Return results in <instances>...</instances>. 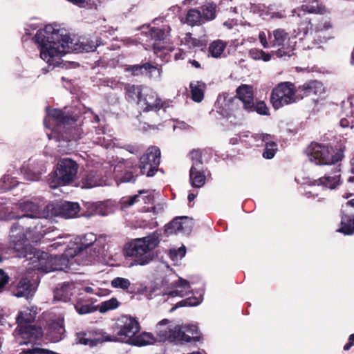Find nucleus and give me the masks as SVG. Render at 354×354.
I'll list each match as a JSON object with an SVG mask.
<instances>
[{
  "label": "nucleus",
  "instance_id": "obj_1",
  "mask_svg": "<svg viewBox=\"0 0 354 354\" xmlns=\"http://www.w3.org/2000/svg\"><path fill=\"white\" fill-rule=\"evenodd\" d=\"M35 41L39 45L40 57L49 66H59L62 57L70 52H92L101 44L100 41L79 38L71 35L60 24H48L39 30Z\"/></svg>",
  "mask_w": 354,
  "mask_h": 354
},
{
  "label": "nucleus",
  "instance_id": "obj_2",
  "mask_svg": "<svg viewBox=\"0 0 354 354\" xmlns=\"http://www.w3.org/2000/svg\"><path fill=\"white\" fill-rule=\"evenodd\" d=\"M75 240L79 245L65 250L64 256L67 261L71 258H75L77 263L83 266L97 261L103 254L106 245V236H97L92 232L81 235Z\"/></svg>",
  "mask_w": 354,
  "mask_h": 354
},
{
  "label": "nucleus",
  "instance_id": "obj_3",
  "mask_svg": "<svg viewBox=\"0 0 354 354\" xmlns=\"http://www.w3.org/2000/svg\"><path fill=\"white\" fill-rule=\"evenodd\" d=\"M47 115L44 119V124L51 129L50 134H48L49 139L59 140H77L80 138V129L74 124L73 119L64 115L58 109H46Z\"/></svg>",
  "mask_w": 354,
  "mask_h": 354
},
{
  "label": "nucleus",
  "instance_id": "obj_4",
  "mask_svg": "<svg viewBox=\"0 0 354 354\" xmlns=\"http://www.w3.org/2000/svg\"><path fill=\"white\" fill-rule=\"evenodd\" d=\"M160 243V236L157 232L133 239L125 248V256L132 259L129 267L146 266L154 258L153 250Z\"/></svg>",
  "mask_w": 354,
  "mask_h": 354
},
{
  "label": "nucleus",
  "instance_id": "obj_5",
  "mask_svg": "<svg viewBox=\"0 0 354 354\" xmlns=\"http://www.w3.org/2000/svg\"><path fill=\"white\" fill-rule=\"evenodd\" d=\"M237 98H233L225 95H220L216 102V106L218 112L226 118L230 123L237 124L236 120L239 113L236 109L237 100L242 102L245 109L252 108V102L254 100L253 89L251 86L242 84L236 88Z\"/></svg>",
  "mask_w": 354,
  "mask_h": 354
},
{
  "label": "nucleus",
  "instance_id": "obj_6",
  "mask_svg": "<svg viewBox=\"0 0 354 354\" xmlns=\"http://www.w3.org/2000/svg\"><path fill=\"white\" fill-rule=\"evenodd\" d=\"M48 228L44 229V225L40 221L38 222L32 230L24 228L19 223L15 224L10 229V243L16 250L19 257H23V254H26L32 247L28 243H37L49 231Z\"/></svg>",
  "mask_w": 354,
  "mask_h": 354
},
{
  "label": "nucleus",
  "instance_id": "obj_7",
  "mask_svg": "<svg viewBox=\"0 0 354 354\" xmlns=\"http://www.w3.org/2000/svg\"><path fill=\"white\" fill-rule=\"evenodd\" d=\"M23 254V258L27 262L26 266L28 270H37L44 272H50L54 270H62L63 266H66L69 261L64 257L53 256L48 252L30 248L26 254Z\"/></svg>",
  "mask_w": 354,
  "mask_h": 354
},
{
  "label": "nucleus",
  "instance_id": "obj_8",
  "mask_svg": "<svg viewBox=\"0 0 354 354\" xmlns=\"http://www.w3.org/2000/svg\"><path fill=\"white\" fill-rule=\"evenodd\" d=\"M308 160L317 165H330L341 161L344 157L342 147L311 143L306 149Z\"/></svg>",
  "mask_w": 354,
  "mask_h": 354
},
{
  "label": "nucleus",
  "instance_id": "obj_9",
  "mask_svg": "<svg viewBox=\"0 0 354 354\" xmlns=\"http://www.w3.org/2000/svg\"><path fill=\"white\" fill-rule=\"evenodd\" d=\"M113 335L104 336V341L130 344L133 337L140 330L138 322L130 316H122L113 328Z\"/></svg>",
  "mask_w": 354,
  "mask_h": 354
},
{
  "label": "nucleus",
  "instance_id": "obj_10",
  "mask_svg": "<svg viewBox=\"0 0 354 354\" xmlns=\"http://www.w3.org/2000/svg\"><path fill=\"white\" fill-rule=\"evenodd\" d=\"M77 169V164L72 159H61L55 171L48 175V183L50 187L56 189L71 183L75 179Z\"/></svg>",
  "mask_w": 354,
  "mask_h": 354
},
{
  "label": "nucleus",
  "instance_id": "obj_11",
  "mask_svg": "<svg viewBox=\"0 0 354 354\" xmlns=\"http://www.w3.org/2000/svg\"><path fill=\"white\" fill-rule=\"evenodd\" d=\"M299 93L295 86L290 82H282L279 84L272 91L270 101L273 107L278 109L284 105L295 103L299 100Z\"/></svg>",
  "mask_w": 354,
  "mask_h": 354
},
{
  "label": "nucleus",
  "instance_id": "obj_12",
  "mask_svg": "<svg viewBox=\"0 0 354 354\" xmlns=\"http://www.w3.org/2000/svg\"><path fill=\"white\" fill-rule=\"evenodd\" d=\"M271 47L278 49L272 53L277 57H290L295 49L296 41L291 39L289 35L283 30L278 29L269 34Z\"/></svg>",
  "mask_w": 354,
  "mask_h": 354
},
{
  "label": "nucleus",
  "instance_id": "obj_13",
  "mask_svg": "<svg viewBox=\"0 0 354 354\" xmlns=\"http://www.w3.org/2000/svg\"><path fill=\"white\" fill-rule=\"evenodd\" d=\"M340 169L336 167V170L332 175H326L322 178L310 182L306 189V195L308 197L319 195V192L324 188L330 189H335L340 184Z\"/></svg>",
  "mask_w": 354,
  "mask_h": 354
},
{
  "label": "nucleus",
  "instance_id": "obj_14",
  "mask_svg": "<svg viewBox=\"0 0 354 354\" xmlns=\"http://www.w3.org/2000/svg\"><path fill=\"white\" fill-rule=\"evenodd\" d=\"M160 162V151L157 147L148 148L140 157L138 167L140 173L148 177L154 176Z\"/></svg>",
  "mask_w": 354,
  "mask_h": 354
},
{
  "label": "nucleus",
  "instance_id": "obj_15",
  "mask_svg": "<svg viewBox=\"0 0 354 354\" xmlns=\"http://www.w3.org/2000/svg\"><path fill=\"white\" fill-rule=\"evenodd\" d=\"M9 207L7 213L12 212L17 216L15 218L28 217L31 218H40V207L37 203L29 200L22 199L17 203L6 202Z\"/></svg>",
  "mask_w": 354,
  "mask_h": 354
},
{
  "label": "nucleus",
  "instance_id": "obj_16",
  "mask_svg": "<svg viewBox=\"0 0 354 354\" xmlns=\"http://www.w3.org/2000/svg\"><path fill=\"white\" fill-rule=\"evenodd\" d=\"M189 156L192 161L189 170V182L193 187L201 188L205 185L206 180L201 153L199 150H193Z\"/></svg>",
  "mask_w": 354,
  "mask_h": 354
},
{
  "label": "nucleus",
  "instance_id": "obj_17",
  "mask_svg": "<svg viewBox=\"0 0 354 354\" xmlns=\"http://www.w3.org/2000/svg\"><path fill=\"white\" fill-rule=\"evenodd\" d=\"M180 325L169 321L162 319L156 326V334L160 342L169 341L176 343L179 338Z\"/></svg>",
  "mask_w": 354,
  "mask_h": 354
},
{
  "label": "nucleus",
  "instance_id": "obj_18",
  "mask_svg": "<svg viewBox=\"0 0 354 354\" xmlns=\"http://www.w3.org/2000/svg\"><path fill=\"white\" fill-rule=\"evenodd\" d=\"M85 207L88 212L86 215V217L93 216H106L114 213L117 209L116 203L112 200L95 203L87 202Z\"/></svg>",
  "mask_w": 354,
  "mask_h": 354
},
{
  "label": "nucleus",
  "instance_id": "obj_19",
  "mask_svg": "<svg viewBox=\"0 0 354 354\" xmlns=\"http://www.w3.org/2000/svg\"><path fill=\"white\" fill-rule=\"evenodd\" d=\"M46 171V162L41 160H30L21 168L24 177L30 181H37Z\"/></svg>",
  "mask_w": 354,
  "mask_h": 354
},
{
  "label": "nucleus",
  "instance_id": "obj_20",
  "mask_svg": "<svg viewBox=\"0 0 354 354\" xmlns=\"http://www.w3.org/2000/svg\"><path fill=\"white\" fill-rule=\"evenodd\" d=\"M142 97L138 101L139 106L145 111H156L162 107L160 98L151 88L145 87Z\"/></svg>",
  "mask_w": 354,
  "mask_h": 354
},
{
  "label": "nucleus",
  "instance_id": "obj_21",
  "mask_svg": "<svg viewBox=\"0 0 354 354\" xmlns=\"http://www.w3.org/2000/svg\"><path fill=\"white\" fill-rule=\"evenodd\" d=\"M150 31L151 37L158 40L153 46L154 54L158 57H161L162 59L167 60V53L169 52H171L174 49L171 46H165L164 42L162 41V40L166 37L167 32L164 30L155 28H151Z\"/></svg>",
  "mask_w": 354,
  "mask_h": 354
},
{
  "label": "nucleus",
  "instance_id": "obj_22",
  "mask_svg": "<svg viewBox=\"0 0 354 354\" xmlns=\"http://www.w3.org/2000/svg\"><path fill=\"white\" fill-rule=\"evenodd\" d=\"M191 292V287L189 282L182 278L171 283V287L163 295L164 301H169L174 297H183Z\"/></svg>",
  "mask_w": 354,
  "mask_h": 354
},
{
  "label": "nucleus",
  "instance_id": "obj_23",
  "mask_svg": "<svg viewBox=\"0 0 354 354\" xmlns=\"http://www.w3.org/2000/svg\"><path fill=\"white\" fill-rule=\"evenodd\" d=\"M297 92L299 93L298 98L299 100L306 96H312L318 99L325 93V88L322 82L317 80H310L299 86Z\"/></svg>",
  "mask_w": 354,
  "mask_h": 354
},
{
  "label": "nucleus",
  "instance_id": "obj_24",
  "mask_svg": "<svg viewBox=\"0 0 354 354\" xmlns=\"http://www.w3.org/2000/svg\"><path fill=\"white\" fill-rule=\"evenodd\" d=\"M13 335L19 344H26L28 342L23 340L28 338L38 339L43 335V331L41 327L32 324L17 328Z\"/></svg>",
  "mask_w": 354,
  "mask_h": 354
},
{
  "label": "nucleus",
  "instance_id": "obj_25",
  "mask_svg": "<svg viewBox=\"0 0 354 354\" xmlns=\"http://www.w3.org/2000/svg\"><path fill=\"white\" fill-rule=\"evenodd\" d=\"M127 70L131 73L133 75H145L149 78L160 79L162 73L160 68L156 66L152 65L149 62L143 64H136L129 66Z\"/></svg>",
  "mask_w": 354,
  "mask_h": 354
},
{
  "label": "nucleus",
  "instance_id": "obj_26",
  "mask_svg": "<svg viewBox=\"0 0 354 354\" xmlns=\"http://www.w3.org/2000/svg\"><path fill=\"white\" fill-rule=\"evenodd\" d=\"M140 201H142L144 203H152L153 202L152 192L149 190H142L138 194L124 196L120 200V205L121 209H124Z\"/></svg>",
  "mask_w": 354,
  "mask_h": 354
},
{
  "label": "nucleus",
  "instance_id": "obj_27",
  "mask_svg": "<svg viewBox=\"0 0 354 354\" xmlns=\"http://www.w3.org/2000/svg\"><path fill=\"white\" fill-rule=\"evenodd\" d=\"M115 172H122L120 176H118L121 183L134 182L136 178L141 174L138 167L133 166L129 162H127L124 165V164L118 165L115 167Z\"/></svg>",
  "mask_w": 354,
  "mask_h": 354
},
{
  "label": "nucleus",
  "instance_id": "obj_28",
  "mask_svg": "<svg viewBox=\"0 0 354 354\" xmlns=\"http://www.w3.org/2000/svg\"><path fill=\"white\" fill-rule=\"evenodd\" d=\"M37 287L26 278H21L12 290V294L17 297H32L36 292Z\"/></svg>",
  "mask_w": 354,
  "mask_h": 354
},
{
  "label": "nucleus",
  "instance_id": "obj_29",
  "mask_svg": "<svg viewBox=\"0 0 354 354\" xmlns=\"http://www.w3.org/2000/svg\"><path fill=\"white\" fill-rule=\"evenodd\" d=\"M64 332V319L59 317L57 320L53 321L49 324L46 337L52 342H58L63 339Z\"/></svg>",
  "mask_w": 354,
  "mask_h": 354
},
{
  "label": "nucleus",
  "instance_id": "obj_30",
  "mask_svg": "<svg viewBox=\"0 0 354 354\" xmlns=\"http://www.w3.org/2000/svg\"><path fill=\"white\" fill-rule=\"evenodd\" d=\"M37 314V307H24L19 312L18 315L16 317V322L18 324L17 328L30 324L32 322H34Z\"/></svg>",
  "mask_w": 354,
  "mask_h": 354
},
{
  "label": "nucleus",
  "instance_id": "obj_31",
  "mask_svg": "<svg viewBox=\"0 0 354 354\" xmlns=\"http://www.w3.org/2000/svg\"><path fill=\"white\" fill-rule=\"evenodd\" d=\"M179 338L176 343L189 342L192 341H198L199 335L198 328L193 324L180 325Z\"/></svg>",
  "mask_w": 354,
  "mask_h": 354
},
{
  "label": "nucleus",
  "instance_id": "obj_32",
  "mask_svg": "<svg viewBox=\"0 0 354 354\" xmlns=\"http://www.w3.org/2000/svg\"><path fill=\"white\" fill-rule=\"evenodd\" d=\"M76 289V284L74 282L64 283L55 289L54 292L55 299L66 302L75 293Z\"/></svg>",
  "mask_w": 354,
  "mask_h": 354
},
{
  "label": "nucleus",
  "instance_id": "obj_33",
  "mask_svg": "<svg viewBox=\"0 0 354 354\" xmlns=\"http://www.w3.org/2000/svg\"><path fill=\"white\" fill-rule=\"evenodd\" d=\"M104 185H106L105 180L101 174L95 171H91L85 174L81 180V187L83 189H90Z\"/></svg>",
  "mask_w": 354,
  "mask_h": 354
},
{
  "label": "nucleus",
  "instance_id": "obj_34",
  "mask_svg": "<svg viewBox=\"0 0 354 354\" xmlns=\"http://www.w3.org/2000/svg\"><path fill=\"white\" fill-rule=\"evenodd\" d=\"M254 138L258 140H261L265 143V150L263 153V156L267 159H271L274 156L277 150V145L272 140L271 135L266 133H259L254 136Z\"/></svg>",
  "mask_w": 354,
  "mask_h": 354
},
{
  "label": "nucleus",
  "instance_id": "obj_35",
  "mask_svg": "<svg viewBox=\"0 0 354 354\" xmlns=\"http://www.w3.org/2000/svg\"><path fill=\"white\" fill-rule=\"evenodd\" d=\"M80 207L77 203L62 202L60 203V217L64 218H73L77 216Z\"/></svg>",
  "mask_w": 354,
  "mask_h": 354
},
{
  "label": "nucleus",
  "instance_id": "obj_36",
  "mask_svg": "<svg viewBox=\"0 0 354 354\" xmlns=\"http://www.w3.org/2000/svg\"><path fill=\"white\" fill-rule=\"evenodd\" d=\"M202 20L212 21L215 19L218 11L217 6L214 2H207L201 7Z\"/></svg>",
  "mask_w": 354,
  "mask_h": 354
},
{
  "label": "nucleus",
  "instance_id": "obj_37",
  "mask_svg": "<svg viewBox=\"0 0 354 354\" xmlns=\"http://www.w3.org/2000/svg\"><path fill=\"white\" fill-rule=\"evenodd\" d=\"M156 342L154 336L147 332H142L138 335H136L129 345L136 346H144L149 344H152Z\"/></svg>",
  "mask_w": 354,
  "mask_h": 354
},
{
  "label": "nucleus",
  "instance_id": "obj_38",
  "mask_svg": "<svg viewBox=\"0 0 354 354\" xmlns=\"http://www.w3.org/2000/svg\"><path fill=\"white\" fill-rule=\"evenodd\" d=\"M192 100L196 102H201L204 97L205 84L201 82H194L190 84Z\"/></svg>",
  "mask_w": 354,
  "mask_h": 354
},
{
  "label": "nucleus",
  "instance_id": "obj_39",
  "mask_svg": "<svg viewBox=\"0 0 354 354\" xmlns=\"http://www.w3.org/2000/svg\"><path fill=\"white\" fill-rule=\"evenodd\" d=\"M40 218H51L60 216V203H50L47 205L44 210L40 209Z\"/></svg>",
  "mask_w": 354,
  "mask_h": 354
},
{
  "label": "nucleus",
  "instance_id": "obj_40",
  "mask_svg": "<svg viewBox=\"0 0 354 354\" xmlns=\"http://www.w3.org/2000/svg\"><path fill=\"white\" fill-rule=\"evenodd\" d=\"M337 231L347 235L353 234L354 233V216H343L341 221V227Z\"/></svg>",
  "mask_w": 354,
  "mask_h": 354
},
{
  "label": "nucleus",
  "instance_id": "obj_41",
  "mask_svg": "<svg viewBox=\"0 0 354 354\" xmlns=\"http://www.w3.org/2000/svg\"><path fill=\"white\" fill-rule=\"evenodd\" d=\"M227 46V43L223 40L217 39L212 42L209 46V53L212 57H221Z\"/></svg>",
  "mask_w": 354,
  "mask_h": 354
},
{
  "label": "nucleus",
  "instance_id": "obj_42",
  "mask_svg": "<svg viewBox=\"0 0 354 354\" xmlns=\"http://www.w3.org/2000/svg\"><path fill=\"white\" fill-rule=\"evenodd\" d=\"M124 88L128 97L131 100H137L138 102L142 97L145 87L128 84L125 85Z\"/></svg>",
  "mask_w": 354,
  "mask_h": 354
},
{
  "label": "nucleus",
  "instance_id": "obj_43",
  "mask_svg": "<svg viewBox=\"0 0 354 354\" xmlns=\"http://www.w3.org/2000/svg\"><path fill=\"white\" fill-rule=\"evenodd\" d=\"M302 8L310 13L322 14L325 10V7L319 5V0H304Z\"/></svg>",
  "mask_w": 354,
  "mask_h": 354
},
{
  "label": "nucleus",
  "instance_id": "obj_44",
  "mask_svg": "<svg viewBox=\"0 0 354 354\" xmlns=\"http://www.w3.org/2000/svg\"><path fill=\"white\" fill-rule=\"evenodd\" d=\"M120 303L115 297L104 301L97 306V309L101 313H105L109 310H113L119 307Z\"/></svg>",
  "mask_w": 354,
  "mask_h": 354
},
{
  "label": "nucleus",
  "instance_id": "obj_45",
  "mask_svg": "<svg viewBox=\"0 0 354 354\" xmlns=\"http://www.w3.org/2000/svg\"><path fill=\"white\" fill-rule=\"evenodd\" d=\"M249 56L254 60L268 62L271 59V54L266 53L263 50L255 48L249 50Z\"/></svg>",
  "mask_w": 354,
  "mask_h": 354
},
{
  "label": "nucleus",
  "instance_id": "obj_46",
  "mask_svg": "<svg viewBox=\"0 0 354 354\" xmlns=\"http://www.w3.org/2000/svg\"><path fill=\"white\" fill-rule=\"evenodd\" d=\"M111 286L115 289L127 290L131 286V281L127 278L118 277L111 281Z\"/></svg>",
  "mask_w": 354,
  "mask_h": 354
},
{
  "label": "nucleus",
  "instance_id": "obj_47",
  "mask_svg": "<svg viewBox=\"0 0 354 354\" xmlns=\"http://www.w3.org/2000/svg\"><path fill=\"white\" fill-rule=\"evenodd\" d=\"M17 181L9 175H5L0 179V190L5 192L16 186Z\"/></svg>",
  "mask_w": 354,
  "mask_h": 354
},
{
  "label": "nucleus",
  "instance_id": "obj_48",
  "mask_svg": "<svg viewBox=\"0 0 354 354\" xmlns=\"http://www.w3.org/2000/svg\"><path fill=\"white\" fill-rule=\"evenodd\" d=\"M202 300L203 296L201 295H200L199 297H189L187 299L181 300L180 301L178 302L176 306L174 308H172L171 310L183 306H195L200 304Z\"/></svg>",
  "mask_w": 354,
  "mask_h": 354
},
{
  "label": "nucleus",
  "instance_id": "obj_49",
  "mask_svg": "<svg viewBox=\"0 0 354 354\" xmlns=\"http://www.w3.org/2000/svg\"><path fill=\"white\" fill-rule=\"evenodd\" d=\"M184 216L177 217L171 221L166 227L165 232L167 234H176L180 232V221Z\"/></svg>",
  "mask_w": 354,
  "mask_h": 354
},
{
  "label": "nucleus",
  "instance_id": "obj_50",
  "mask_svg": "<svg viewBox=\"0 0 354 354\" xmlns=\"http://www.w3.org/2000/svg\"><path fill=\"white\" fill-rule=\"evenodd\" d=\"M248 112L256 111L260 115H268V109L266 104L263 101L258 102L257 103L252 102V108L250 109H245Z\"/></svg>",
  "mask_w": 354,
  "mask_h": 354
},
{
  "label": "nucleus",
  "instance_id": "obj_51",
  "mask_svg": "<svg viewBox=\"0 0 354 354\" xmlns=\"http://www.w3.org/2000/svg\"><path fill=\"white\" fill-rule=\"evenodd\" d=\"M202 20L201 11L196 8L188 10L185 22H201Z\"/></svg>",
  "mask_w": 354,
  "mask_h": 354
},
{
  "label": "nucleus",
  "instance_id": "obj_52",
  "mask_svg": "<svg viewBox=\"0 0 354 354\" xmlns=\"http://www.w3.org/2000/svg\"><path fill=\"white\" fill-rule=\"evenodd\" d=\"M9 207L6 203H0V220H11L17 216L12 212L7 213Z\"/></svg>",
  "mask_w": 354,
  "mask_h": 354
},
{
  "label": "nucleus",
  "instance_id": "obj_53",
  "mask_svg": "<svg viewBox=\"0 0 354 354\" xmlns=\"http://www.w3.org/2000/svg\"><path fill=\"white\" fill-rule=\"evenodd\" d=\"M180 232L183 234H189L193 227V221L192 218L184 216L183 220L180 221Z\"/></svg>",
  "mask_w": 354,
  "mask_h": 354
},
{
  "label": "nucleus",
  "instance_id": "obj_54",
  "mask_svg": "<svg viewBox=\"0 0 354 354\" xmlns=\"http://www.w3.org/2000/svg\"><path fill=\"white\" fill-rule=\"evenodd\" d=\"M87 334L84 332H79L76 334V342L78 344L84 345L93 346L95 344V340L86 337Z\"/></svg>",
  "mask_w": 354,
  "mask_h": 354
},
{
  "label": "nucleus",
  "instance_id": "obj_55",
  "mask_svg": "<svg viewBox=\"0 0 354 354\" xmlns=\"http://www.w3.org/2000/svg\"><path fill=\"white\" fill-rule=\"evenodd\" d=\"M75 308L77 310V312L80 315L91 313L97 310V306H93L90 304H77L75 306Z\"/></svg>",
  "mask_w": 354,
  "mask_h": 354
},
{
  "label": "nucleus",
  "instance_id": "obj_56",
  "mask_svg": "<svg viewBox=\"0 0 354 354\" xmlns=\"http://www.w3.org/2000/svg\"><path fill=\"white\" fill-rule=\"evenodd\" d=\"M185 253L186 248L185 246H182L178 250H171L170 257L173 261H178V260H180L183 257H185Z\"/></svg>",
  "mask_w": 354,
  "mask_h": 354
},
{
  "label": "nucleus",
  "instance_id": "obj_57",
  "mask_svg": "<svg viewBox=\"0 0 354 354\" xmlns=\"http://www.w3.org/2000/svg\"><path fill=\"white\" fill-rule=\"evenodd\" d=\"M339 124L342 128L350 127L354 129V114L347 116L346 118H342Z\"/></svg>",
  "mask_w": 354,
  "mask_h": 354
},
{
  "label": "nucleus",
  "instance_id": "obj_58",
  "mask_svg": "<svg viewBox=\"0 0 354 354\" xmlns=\"http://www.w3.org/2000/svg\"><path fill=\"white\" fill-rule=\"evenodd\" d=\"M192 33H189V32L186 35L185 39L187 44L189 46H193V47L201 46V41L198 39L192 37Z\"/></svg>",
  "mask_w": 354,
  "mask_h": 354
},
{
  "label": "nucleus",
  "instance_id": "obj_59",
  "mask_svg": "<svg viewBox=\"0 0 354 354\" xmlns=\"http://www.w3.org/2000/svg\"><path fill=\"white\" fill-rule=\"evenodd\" d=\"M93 142L100 145L101 146H103L106 148H108L111 146V140L109 139H106L104 136H97V138L93 139Z\"/></svg>",
  "mask_w": 354,
  "mask_h": 354
},
{
  "label": "nucleus",
  "instance_id": "obj_60",
  "mask_svg": "<svg viewBox=\"0 0 354 354\" xmlns=\"http://www.w3.org/2000/svg\"><path fill=\"white\" fill-rule=\"evenodd\" d=\"M9 277L0 269V292L3 291L6 285L8 283Z\"/></svg>",
  "mask_w": 354,
  "mask_h": 354
},
{
  "label": "nucleus",
  "instance_id": "obj_61",
  "mask_svg": "<svg viewBox=\"0 0 354 354\" xmlns=\"http://www.w3.org/2000/svg\"><path fill=\"white\" fill-rule=\"evenodd\" d=\"M259 39L263 48H268L271 47L270 41H267L266 35L265 32H260L259 35Z\"/></svg>",
  "mask_w": 354,
  "mask_h": 354
},
{
  "label": "nucleus",
  "instance_id": "obj_62",
  "mask_svg": "<svg viewBox=\"0 0 354 354\" xmlns=\"http://www.w3.org/2000/svg\"><path fill=\"white\" fill-rule=\"evenodd\" d=\"M63 237L59 236L55 239V242L49 246V250L53 251L54 250H57L59 247H62V245L65 243L61 241Z\"/></svg>",
  "mask_w": 354,
  "mask_h": 354
},
{
  "label": "nucleus",
  "instance_id": "obj_63",
  "mask_svg": "<svg viewBox=\"0 0 354 354\" xmlns=\"http://www.w3.org/2000/svg\"><path fill=\"white\" fill-rule=\"evenodd\" d=\"M319 25L321 28L320 30L316 31L317 37L319 38L323 37V38L325 39L326 37L324 34L323 29L327 30L330 28V26L329 24L326 25V24H319Z\"/></svg>",
  "mask_w": 354,
  "mask_h": 354
},
{
  "label": "nucleus",
  "instance_id": "obj_64",
  "mask_svg": "<svg viewBox=\"0 0 354 354\" xmlns=\"http://www.w3.org/2000/svg\"><path fill=\"white\" fill-rule=\"evenodd\" d=\"M8 317L5 316L4 315L0 314V325L6 326L8 325L9 327L10 326V324L8 320Z\"/></svg>",
  "mask_w": 354,
  "mask_h": 354
}]
</instances>
